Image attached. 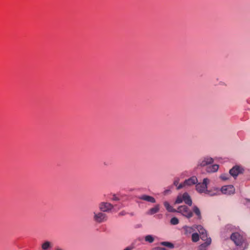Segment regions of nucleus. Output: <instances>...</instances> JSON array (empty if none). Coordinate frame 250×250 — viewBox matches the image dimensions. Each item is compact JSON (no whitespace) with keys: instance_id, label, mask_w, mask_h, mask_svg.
Wrapping results in <instances>:
<instances>
[{"instance_id":"19","label":"nucleus","mask_w":250,"mask_h":250,"mask_svg":"<svg viewBox=\"0 0 250 250\" xmlns=\"http://www.w3.org/2000/svg\"><path fill=\"white\" fill-rule=\"evenodd\" d=\"M184 202V193L178 195L176 198V199L174 202L175 204H179Z\"/></svg>"},{"instance_id":"22","label":"nucleus","mask_w":250,"mask_h":250,"mask_svg":"<svg viewBox=\"0 0 250 250\" xmlns=\"http://www.w3.org/2000/svg\"><path fill=\"white\" fill-rule=\"evenodd\" d=\"M230 174L224 173L220 175V178L223 181H226L229 179Z\"/></svg>"},{"instance_id":"4","label":"nucleus","mask_w":250,"mask_h":250,"mask_svg":"<svg viewBox=\"0 0 250 250\" xmlns=\"http://www.w3.org/2000/svg\"><path fill=\"white\" fill-rule=\"evenodd\" d=\"M214 159L212 157L206 156L201 158L198 162V166L200 167H205L207 166V171L209 173H212L216 172L219 168V165L217 164H213L211 166H208L213 164Z\"/></svg>"},{"instance_id":"12","label":"nucleus","mask_w":250,"mask_h":250,"mask_svg":"<svg viewBox=\"0 0 250 250\" xmlns=\"http://www.w3.org/2000/svg\"><path fill=\"white\" fill-rule=\"evenodd\" d=\"M160 204H156L152 208H149L146 212V214L149 215H152L160 211Z\"/></svg>"},{"instance_id":"20","label":"nucleus","mask_w":250,"mask_h":250,"mask_svg":"<svg viewBox=\"0 0 250 250\" xmlns=\"http://www.w3.org/2000/svg\"><path fill=\"white\" fill-rule=\"evenodd\" d=\"M160 245L170 249L174 248V245L169 242H162L160 243Z\"/></svg>"},{"instance_id":"11","label":"nucleus","mask_w":250,"mask_h":250,"mask_svg":"<svg viewBox=\"0 0 250 250\" xmlns=\"http://www.w3.org/2000/svg\"><path fill=\"white\" fill-rule=\"evenodd\" d=\"M243 168L239 166H235L229 170V174L233 177H236L237 175L242 172Z\"/></svg>"},{"instance_id":"32","label":"nucleus","mask_w":250,"mask_h":250,"mask_svg":"<svg viewBox=\"0 0 250 250\" xmlns=\"http://www.w3.org/2000/svg\"><path fill=\"white\" fill-rule=\"evenodd\" d=\"M228 236V235H227V234H226V235H225L224 236V237H226V236Z\"/></svg>"},{"instance_id":"9","label":"nucleus","mask_w":250,"mask_h":250,"mask_svg":"<svg viewBox=\"0 0 250 250\" xmlns=\"http://www.w3.org/2000/svg\"><path fill=\"white\" fill-rule=\"evenodd\" d=\"M196 227V229L198 230L199 233L200 234L201 239L205 242L207 241L208 239L210 238V237H208L207 231L204 229V228L201 225H199V226H195Z\"/></svg>"},{"instance_id":"21","label":"nucleus","mask_w":250,"mask_h":250,"mask_svg":"<svg viewBox=\"0 0 250 250\" xmlns=\"http://www.w3.org/2000/svg\"><path fill=\"white\" fill-rule=\"evenodd\" d=\"M191 239L193 242H197L199 240V235L198 233L195 232L191 234Z\"/></svg>"},{"instance_id":"25","label":"nucleus","mask_w":250,"mask_h":250,"mask_svg":"<svg viewBox=\"0 0 250 250\" xmlns=\"http://www.w3.org/2000/svg\"><path fill=\"white\" fill-rule=\"evenodd\" d=\"M116 207L118 209H119L120 208H122L123 207V206L122 204H118V205H116L114 206V207Z\"/></svg>"},{"instance_id":"18","label":"nucleus","mask_w":250,"mask_h":250,"mask_svg":"<svg viewBox=\"0 0 250 250\" xmlns=\"http://www.w3.org/2000/svg\"><path fill=\"white\" fill-rule=\"evenodd\" d=\"M157 238V236L151 235V234H148L145 236L144 239L145 241L146 242L149 243H152L155 240V239Z\"/></svg>"},{"instance_id":"7","label":"nucleus","mask_w":250,"mask_h":250,"mask_svg":"<svg viewBox=\"0 0 250 250\" xmlns=\"http://www.w3.org/2000/svg\"><path fill=\"white\" fill-rule=\"evenodd\" d=\"M199 225H194L192 226H188L185 225L182 227V230L184 234L186 236L189 237L195 231L196 227L195 226H199Z\"/></svg>"},{"instance_id":"1","label":"nucleus","mask_w":250,"mask_h":250,"mask_svg":"<svg viewBox=\"0 0 250 250\" xmlns=\"http://www.w3.org/2000/svg\"><path fill=\"white\" fill-rule=\"evenodd\" d=\"M224 232L231 233L230 238L231 240L234 243L236 250H244L248 247V243L245 237L239 232H232L231 231V226L227 225L224 229Z\"/></svg>"},{"instance_id":"29","label":"nucleus","mask_w":250,"mask_h":250,"mask_svg":"<svg viewBox=\"0 0 250 250\" xmlns=\"http://www.w3.org/2000/svg\"><path fill=\"white\" fill-rule=\"evenodd\" d=\"M132 249H133L132 247H126L125 249L123 250H132Z\"/></svg>"},{"instance_id":"16","label":"nucleus","mask_w":250,"mask_h":250,"mask_svg":"<svg viewBox=\"0 0 250 250\" xmlns=\"http://www.w3.org/2000/svg\"><path fill=\"white\" fill-rule=\"evenodd\" d=\"M163 205L168 212H176V209L174 208L167 201H164Z\"/></svg>"},{"instance_id":"27","label":"nucleus","mask_w":250,"mask_h":250,"mask_svg":"<svg viewBox=\"0 0 250 250\" xmlns=\"http://www.w3.org/2000/svg\"><path fill=\"white\" fill-rule=\"evenodd\" d=\"M114 201H118L119 200V198L116 196L115 195H114L112 199Z\"/></svg>"},{"instance_id":"2","label":"nucleus","mask_w":250,"mask_h":250,"mask_svg":"<svg viewBox=\"0 0 250 250\" xmlns=\"http://www.w3.org/2000/svg\"><path fill=\"white\" fill-rule=\"evenodd\" d=\"M210 179L204 178L202 183H199L196 185V189L200 193H205L209 196H214L220 194L219 188L213 187L209 189H208V185L210 183Z\"/></svg>"},{"instance_id":"31","label":"nucleus","mask_w":250,"mask_h":250,"mask_svg":"<svg viewBox=\"0 0 250 250\" xmlns=\"http://www.w3.org/2000/svg\"><path fill=\"white\" fill-rule=\"evenodd\" d=\"M168 190H165V194H166L167 192H168Z\"/></svg>"},{"instance_id":"30","label":"nucleus","mask_w":250,"mask_h":250,"mask_svg":"<svg viewBox=\"0 0 250 250\" xmlns=\"http://www.w3.org/2000/svg\"><path fill=\"white\" fill-rule=\"evenodd\" d=\"M178 183H179V181L178 180H175L174 181V185L175 186H178Z\"/></svg>"},{"instance_id":"17","label":"nucleus","mask_w":250,"mask_h":250,"mask_svg":"<svg viewBox=\"0 0 250 250\" xmlns=\"http://www.w3.org/2000/svg\"><path fill=\"white\" fill-rule=\"evenodd\" d=\"M211 242V238L208 239L207 241L205 242V243L200 245L199 247V250H207V248L210 245Z\"/></svg>"},{"instance_id":"14","label":"nucleus","mask_w":250,"mask_h":250,"mask_svg":"<svg viewBox=\"0 0 250 250\" xmlns=\"http://www.w3.org/2000/svg\"><path fill=\"white\" fill-rule=\"evenodd\" d=\"M53 247L52 243L48 241H45L42 244L41 247L42 250H50Z\"/></svg>"},{"instance_id":"24","label":"nucleus","mask_w":250,"mask_h":250,"mask_svg":"<svg viewBox=\"0 0 250 250\" xmlns=\"http://www.w3.org/2000/svg\"><path fill=\"white\" fill-rule=\"evenodd\" d=\"M154 250H167V249L163 247H157L154 248Z\"/></svg>"},{"instance_id":"3","label":"nucleus","mask_w":250,"mask_h":250,"mask_svg":"<svg viewBox=\"0 0 250 250\" xmlns=\"http://www.w3.org/2000/svg\"><path fill=\"white\" fill-rule=\"evenodd\" d=\"M176 212L180 213L188 219H190L193 216V213L194 212L196 216V218L197 220H201L202 219L200 210L195 206L193 207L192 210L186 205L180 206L176 209Z\"/></svg>"},{"instance_id":"10","label":"nucleus","mask_w":250,"mask_h":250,"mask_svg":"<svg viewBox=\"0 0 250 250\" xmlns=\"http://www.w3.org/2000/svg\"><path fill=\"white\" fill-rule=\"evenodd\" d=\"M114 208V206L107 202H102L99 205V208L103 212H109Z\"/></svg>"},{"instance_id":"15","label":"nucleus","mask_w":250,"mask_h":250,"mask_svg":"<svg viewBox=\"0 0 250 250\" xmlns=\"http://www.w3.org/2000/svg\"><path fill=\"white\" fill-rule=\"evenodd\" d=\"M184 202L189 206H191L192 204L190 196L187 192L184 193Z\"/></svg>"},{"instance_id":"13","label":"nucleus","mask_w":250,"mask_h":250,"mask_svg":"<svg viewBox=\"0 0 250 250\" xmlns=\"http://www.w3.org/2000/svg\"><path fill=\"white\" fill-rule=\"evenodd\" d=\"M138 198L151 203H155L156 202V200L153 197L146 194L142 195L139 196Z\"/></svg>"},{"instance_id":"23","label":"nucleus","mask_w":250,"mask_h":250,"mask_svg":"<svg viewBox=\"0 0 250 250\" xmlns=\"http://www.w3.org/2000/svg\"><path fill=\"white\" fill-rule=\"evenodd\" d=\"M170 223L171 225H176L179 224V221L177 218L174 217L170 219Z\"/></svg>"},{"instance_id":"5","label":"nucleus","mask_w":250,"mask_h":250,"mask_svg":"<svg viewBox=\"0 0 250 250\" xmlns=\"http://www.w3.org/2000/svg\"><path fill=\"white\" fill-rule=\"evenodd\" d=\"M93 219L94 221L97 223H101L104 222L107 220V215L102 212H93Z\"/></svg>"},{"instance_id":"8","label":"nucleus","mask_w":250,"mask_h":250,"mask_svg":"<svg viewBox=\"0 0 250 250\" xmlns=\"http://www.w3.org/2000/svg\"><path fill=\"white\" fill-rule=\"evenodd\" d=\"M219 190L220 193L221 192L224 194L230 195L234 193L235 188L233 186L228 185L223 186Z\"/></svg>"},{"instance_id":"26","label":"nucleus","mask_w":250,"mask_h":250,"mask_svg":"<svg viewBox=\"0 0 250 250\" xmlns=\"http://www.w3.org/2000/svg\"><path fill=\"white\" fill-rule=\"evenodd\" d=\"M126 214V213L125 212V211H122L121 212H120L119 213V215H120V216H123V215H125Z\"/></svg>"},{"instance_id":"6","label":"nucleus","mask_w":250,"mask_h":250,"mask_svg":"<svg viewBox=\"0 0 250 250\" xmlns=\"http://www.w3.org/2000/svg\"><path fill=\"white\" fill-rule=\"evenodd\" d=\"M198 182V180L197 178L195 176H193L186 180L183 183L180 184L179 185L177 186V188L178 189H180L183 188H184L186 186H190L194 184H197Z\"/></svg>"},{"instance_id":"28","label":"nucleus","mask_w":250,"mask_h":250,"mask_svg":"<svg viewBox=\"0 0 250 250\" xmlns=\"http://www.w3.org/2000/svg\"><path fill=\"white\" fill-rule=\"evenodd\" d=\"M54 250H64V249H63L62 248L60 247H56L55 249H54Z\"/></svg>"}]
</instances>
